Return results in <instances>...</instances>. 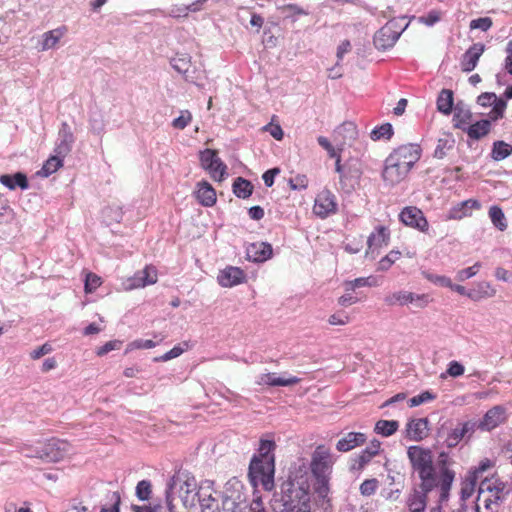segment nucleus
<instances>
[{
  "label": "nucleus",
  "mask_w": 512,
  "mask_h": 512,
  "mask_svg": "<svg viewBox=\"0 0 512 512\" xmlns=\"http://www.w3.org/2000/svg\"><path fill=\"white\" fill-rule=\"evenodd\" d=\"M310 501V474L308 462L299 458L289 468L280 487V495L271 501L273 512H308Z\"/></svg>",
  "instance_id": "obj_1"
},
{
  "label": "nucleus",
  "mask_w": 512,
  "mask_h": 512,
  "mask_svg": "<svg viewBox=\"0 0 512 512\" xmlns=\"http://www.w3.org/2000/svg\"><path fill=\"white\" fill-rule=\"evenodd\" d=\"M334 463L335 458L330 448L325 445H318L311 455L310 464H308L309 474H312L315 480L314 491L322 502L321 506L324 512H327L330 507V500L328 498L330 492L329 482Z\"/></svg>",
  "instance_id": "obj_2"
},
{
  "label": "nucleus",
  "mask_w": 512,
  "mask_h": 512,
  "mask_svg": "<svg viewBox=\"0 0 512 512\" xmlns=\"http://www.w3.org/2000/svg\"><path fill=\"white\" fill-rule=\"evenodd\" d=\"M421 149L417 144H406L396 148L385 160L382 178L390 186L403 181L412 167L419 161Z\"/></svg>",
  "instance_id": "obj_3"
},
{
  "label": "nucleus",
  "mask_w": 512,
  "mask_h": 512,
  "mask_svg": "<svg viewBox=\"0 0 512 512\" xmlns=\"http://www.w3.org/2000/svg\"><path fill=\"white\" fill-rule=\"evenodd\" d=\"M449 455L441 452L437 462L420 474V488L423 491L430 492L433 489H439V501L448 500L449 492L455 478V472L450 469Z\"/></svg>",
  "instance_id": "obj_4"
},
{
  "label": "nucleus",
  "mask_w": 512,
  "mask_h": 512,
  "mask_svg": "<svg viewBox=\"0 0 512 512\" xmlns=\"http://www.w3.org/2000/svg\"><path fill=\"white\" fill-rule=\"evenodd\" d=\"M175 490L179 491L181 501L186 508L195 509L198 507L199 501L201 500L199 497L200 486L197 487L194 477L177 473L170 478L165 491L166 503L170 512H173L172 502L174 500Z\"/></svg>",
  "instance_id": "obj_5"
},
{
  "label": "nucleus",
  "mask_w": 512,
  "mask_h": 512,
  "mask_svg": "<svg viewBox=\"0 0 512 512\" xmlns=\"http://www.w3.org/2000/svg\"><path fill=\"white\" fill-rule=\"evenodd\" d=\"M252 505L240 481L230 480L226 483L222 494L223 512H252Z\"/></svg>",
  "instance_id": "obj_6"
},
{
  "label": "nucleus",
  "mask_w": 512,
  "mask_h": 512,
  "mask_svg": "<svg viewBox=\"0 0 512 512\" xmlns=\"http://www.w3.org/2000/svg\"><path fill=\"white\" fill-rule=\"evenodd\" d=\"M71 445L68 441L51 438L46 441H38L35 453H26V457L39 458L45 462H59L70 452Z\"/></svg>",
  "instance_id": "obj_7"
},
{
  "label": "nucleus",
  "mask_w": 512,
  "mask_h": 512,
  "mask_svg": "<svg viewBox=\"0 0 512 512\" xmlns=\"http://www.w3.org/2000/svg\"><path fill=\"white\" fill-rule=\"evenodd\" d=\"M275 459L252 458L249 476L254 486L261 485L266 491L274 487Z\"/></svg>",
  "instance_id": "obj_8"
},
{
  "label": "nucleus",
  "mask_w": 512,
  "mask_h": 512,
  "mask_svg": "<svg viewBox=\"0 0 512 512\" xmlns=\"http://www.w3.org/2000/svg\"><path fill=\"white\" fill-rule=\"evenodd\" d=\"M406 27L407 25L402 27L396 19L388 21L374 35L373 42L375 47L378 50H386L391 48L394 46Z\"/></svg>",
  "instance_id": "obj_9"
},
{
  "label": "nucleus",
  "mask_w": 512,
  "mask_h": 512,
  "mask_svg": "<svg viewBox=\"0 0 512 512\" xmlns=\"http://www.w3.org/2000/svg\"><path fill=\"white\" fill-rule=\"evenodd\" d=\"M407 456L413 472L418 476L435 464L433 453L429 448L417 445L410 446L407 450Z\"/></svg>",
  "instance_id": "obj_10"
},
{
  "label": "nucleus",
  "mask_w": 512,
  "mask_h": 512,
  "mask_svg": "<svg viewBox=\"0 0 512 512\" xmlns=\"http://www.w3.org/2000/svg\"><path fill=\"white\" fill-rule=\"evenodd\" d=\"M201 167L208 171L210 176L217 181H222L227 175V166L218 157L217 152L205 149L200 153Z\"/></svg>",
  "instance_id": "obj_11"
},
{
  "label": "nucleus",
  "mask_w": 512,
  "mask_h": 512,
  "mask_svg": "<svg viewBox=\"0 0 512 512\" xmlns=\"http://www.w3.org/2000/svg\"><path fill=\"white\" fill-rule=\"evenodd\" d=\"M476 427L477 423L474 421L459 422L447 431L444 444L448 448L456 447L463 439H469L475 432Z\"/></svg>",
  "instance_id": "obj_12"
},
{
  "label": "nucleus",
  "mask_w": 512,
  "mask_h": 512,
  "mask_svg": "<svg viewBox=\"0 0 512 512\" xmlns=\"http://www.w3.org/2000/svg\"><path fill=\"white\" fill-rule=\"evenodd\" d=\"M336 196L330 190H322L315 198L313 212L321 219L337 212Z\"/></svg>",
  "instance_id": "obj_13"
},
{
  "label": "nucleus",
  "mask_w": 512,
  "mask_h": 512,
  "mask_svg": "<svg viewBox=\"0 0 512 512\" xmlns=\"http://www.w3.org/2000/svg\"><path fill=\"white\" fill-rule=\"evenodd\" d=\"M214 494L212 487V483L210 481H205L200 485V498L198 507H200L202 512H221L219 499H217Z\"/></svg>",
  "instance_id": "obj_14"
},
{
  "label": "nucleus",
  "mask_w": 512,
  "mask_h": 512,
  "mask_svg": "<svg viewBox=\"0 0 512 512\" xmlns=\"http://www.w3.org/2000/svg\"><path fill=\"white\" fill-rule=\"evenodd\" d=\"M399 218L402 223L407 226L417 228L418 230L425 232L428 230L429 224L426 218L424 217L423 212L416 207H406L404 208Z\"/></svg>",
  "instance_id": "obj_15"
},
{
  "label": "nucleus",
  "mask_w": 512,
  "mask_h": 512,
  "mask_svg": "<svg viewBox=\"0 0 512 512\" xmlns=\"http://www.w3.org/2000/svg\"><path fill=\"white\" fill-rule=\"evenodd\" d=\"M485 51V45L482 43H475L472 46L469 47L468 50L463 54L461 61H460V67L461 70L465 73H469L473 71L478 61Z\"/></svg>",
  "instance_id": "obj_16"
},
{
  "label": "nucleus",
  "mask_w": 512,
  "mask_h": 512,
  "mask_svg": "<svg viewBox=\"0 0 512 512\" xmlns=\"http://www.w3.org/2000/svg\"><path fill=\"white\" fill-rule=\"evenodd\" d=\"M505 420V409L501 406H494L489 409L483 419L477 424L476 428L483 431H490L496 428Z\"/></svg>",
  "instance_id": "obj_17"
},
{
  "label": "nucleus",
  "mask_w": 512,
  "mask_h": 512,
  "mask_svg": "<svg viewBox=\"0 0 512 512\" xmlns=\"http://www.w3.org/2000/svg\"><path fill=\"white\" fill-rule=\"evenodd\" d=\"M427 418L413 419L407 423L406 437L412 441H421L428 436Z\"/></svg>",
  "instance_id": "obj_18"
},
{
  "label": "nucleus",
  "mask_w": 512,
  "mask_h": 512,
  "mask_svg": "<svg viewBox=\"0 0 512 512\" xmlns=\"http://www.w3.org/2000/svg\"><path fill=\"white\" fill-rule=\"evenodd\" d=\"M272 255V246L266 242H256L247 246L246 256L252 262H264Z\"/></svg>",
  "instance_id": "obj_19"
},
{
  "label": "nucleus",
  "mask_w": 512,
  "mask_h": 512,
  "mask_svg": "<svg viewBox=\"0 0 512 512\" xmlns=\"http://www.w3.org/2000/svg\"><path fill=\"white\" fill-rule=\"evenodd\" d=\"M156 281V268L153 266H146L143 270L136 272L133 277H130V290L154 284Z\"/></svg>",
  "instance_id": "obj_20"
},
{
  "label": "nucleus",
  "mask_w": 512,
  "mask_h": 512,
  "mask_svg": "<svg viewBox=\"0 0 512 512\" xmlns=\"http://www.w3.org/2000/svg\"><path fill=\"white\" fill-rule=\"evenodd\" d=\"M300 382V378L296 376H291L289 378H284L278 376L276 373H264L260 374L257 377L256 384L260 386H291Z\"/></svg>",
  "instance_id": "obj_21"
},
{
  "label": "nucleus",
  "mask_w": 512,
  "mask_h": 512,
  "mask_svg": "<svg viewBox=\"0 0 512 512\" xmlns=\"http://www.w3.org/2000/svg\"><path fill=\"white\" fill-rule=\"evenodd\" d=\"M389 238L390 233L386 227H376L375 231L372 232L367 239L366 255L373 254L375 250L382 246H386L389 242Z\"/></svg>",
  "instance_id": "obj_22"
},
{
  "label": "nucleus",
  "mask_w": 512,
  "mask_h": 512,
  "mask_svg": "<svg viewBox=\"0 0 512 512\" xmlns=\"http://www.w3.org/2000/svg\"><path fill=\"white\" fill-rule=\"evenodd\" d=\"M217 279L222 287H232L242 283L245 279V274L240 268L231 266L222 270Z\"/></svg>",
  "instance_id": "obj_23"
},
{
  "label": "nucleus",
  "mask_w": 512,
  "mask_h": 512,
  "mask_svg": "<svg viewBox=\"0 0 512 512\" xmlns=\"http://www.w3.org/2000/svg\"><path fill=\"white\" fill-rule=\"evenodd\" d=\"M367 441V437L361 432H349L345 434L336 444L339 452H348L356 447L362 446Z\"/></svg>",
  "instance_id": "obj_24"
},
{
  "label": "nucleus",
  "mask_w": 512,
  "mask_h": 512,
  "mask_svg": "<svg viewBox=\"0 0 512 512\" xmlns=\"http://www.w3.org/2000/svg\"><path fill=\"white\" fill-rule=\"evenodd\" d=\"M481 204L478 200L468 199L462 201L455 206H453L449 211V219L460 220L464 217H468L471 215L472 210L480 209Z\"/></svg>",
  "instance_id": "obj_25"
},
{
  "label": "nucleus",
  "mask_w": 512,
  "mask_h": 512,
  "mask_svg": "<svg viewBox=\"0 0 512 512\" xmlns=\"http://www.w3.org/2000/svg\"><path fill=\"white\" fill-rule=\"evenodd\" d=\"M198 189L195 191L196 199L205 207H211L216 202V192L214 188L207 182L201 181L197 184Z\"/></svg>",
  "instance_id": "obj_26"
},
{
  "label": "nucleus",
  "mask_w": 512,
  "mask_h": 512,
  "mask_svg": "<svg viewBox=\"0 0 512 512\" xmlns=\"http://www.w3.org/2000/svg\"><path fill=\"white\" fill-rule=\"evenodd\" d=\"M172 67L185 77L187 81H193L190 75L191 57L188 54H177L170 61Z\"/></svg>",
  "instance_id": "obj_27"
},
{
  "label": "nucleus",
  "mask_w": 512,
  "mask_h": 512,
  "mask_svg": "<svg viewBox=\"0 0 512 512\" xmlns=\"http://www.w3.org/2000/svg\"><path fill=\"white\" fill-rule=\"evenodd\" d=\"M0 183L11 190L15 189L17 186L21 189H27L29 187L26 175L21 172H17L14 175H1Z\"/></svg>",
  "instance_id": "obj_28"
},
{
  "label": "nucleus",
  "mask_w": 512,
  "mask_h": 512,
  "mask_svg": "<svg viewBox=\"0 0 512 512\" xmlns=\"http://www.w3.org/2000/svg\"><path fill=\"white\" fill-rule=\"evenodd\" d=\"M491 130V122L488 119H482L480 121L475 122L474 124H469L467 129L464 131L467 133L469 138L473 140H479L482 137L486 136Z\"/></svg>",
  "instance_id": "obj_29"
},
{
  "label": "nucleus",
  "mask_w": 512,
  "mask_h": 512,
  "mask_svg": "<svg viewBox=\"0 0 512 512\" xmlns=\"http://www.w3.org/2000/svg\"><path fill=\"white\" fill-rule=\"evenodd\" d=\"M471 118L472 113L468 108L462 107L460 104L456 105L453 115V125L455 128L465 131L469 126Z\"/></svg>",
  "instance_id": "obj_30"
},
{
  "label": "nucleus",
  "mask_w": 512,
  "mask_h": 512,
  "mask_svg": "<svg viewBox=\"0 0 512 512\" xmlns=\"http://www.w3.org/2000/svg\"><path fill=\"white\" fill-rule=\"evenodd\" d=\"M496 295V289L489 282H480L477 287L467 294L473 301L492 298Z\"/></svg>",
  "instance_id": "obj_31"
},
{
  "label": "nucleus",
  "mask_w": 512,
  "mask_h": 512,
  "mask_svg": "<svg viewBox=\"0 0 512 512\" xmlns=\"http://www.w3.org/2000/svg\"><path fill=\"white\" fill-rule=\"evenodd\" d=\"M413 299V293L405 290H399L396 292H393L391 294H388L384 298V302L389 306L394 305H408L409 303H412Z\"/></svg>",
  "instance_id": "obj_32"
},
{
  "label": "nucleus",
  "mask_w": 512,
  "mask_h": 512,
  "mask_svg": "<svg viewBox=\"0 0 512 512\" xmlns=\"http://www.w3.org/2000/svg\"><path fill=\"white\" fill-rule=\"evenodd\" d=\"M66 32L67 28L65 26L45 32L43 34L42 50H48L55 47Z\"/></svg>",
  "instance_id": "obj_33"
},
{
  "label": "nucleus",
  "mask_w": 512,
  "mask_h": 512,
  "mask_svg": "<svg viewBox=\"0 0 512 512\" xmlns=\"http://www.w3.org/2000/svg\"><path fill=\"white\" fill-rule=\"evenodd\" d=\"M453 91L442 89L437 98V109L439 112L449 115L453 109Z\"/></svg>",
  "instance_id": "obj_34"
},
{
  "label": "nucleus",
  "mask_w": 512,
  "mask_h": 512,
  "mask_svg": "<svg viewBox=\"0 0 512 512\" xmlns=\"http://www.w3.org/2000/svg\"><path fill=\"white\" fill-rule=\"evenodd\" d=\"M345 290L353 291L360 287H377L380 285L379 278L376 276L359 277L351 281L345 282Z\"/></svg>",
  "instance_id": "obj_35"
},
{
  "label": "nucleus",
  "mask_w": 512,
  "mask_h": 512,
  "mask_svg": "<svg viewBox=\"0 0 512 512\" xmlns=\"http://www.w3.org/2000/svg\"><path fill=\"white\" fill-rule=\"evenodd\" d=\"M278 11L284 19H291L295 22L298 17L308 15V11L297 4H286L278 7Z\"/></svg>",
  "instance_id": "obj_36"
},
{
  "label": "nucleus",
  "mask_w": 512,
  "mask_h": 512,
  "mask_svg": "<svg viewBox=\"0 0 512 512\" xmlns=\"http://www.w3.org/2000/svg\"><path fill=\"white\" fill-rule=\"evenodd\" d=\"M427 491H415L408 500L411 512H424L426 507Z\"/></svg>",
  "instance_id": "obj_37"
},
{
  "label": "nucleus",
  "mask_w": 512,
  "mask_h": 512,
  "mask_svg": "<svg viewBox=\"0 0 512 512\" xmlns=\"http://www.w3.org/2000/svg\"><path fill=\"white\" fill-rule=\"evenodd\" d=\"M512 154V146L504 141H495L493 143L491 157L495 161H501Z\"/></svg>",
  "instance_id": "obj_38"
},
{
  "label": "nucleus",
  "mask_w": 512,
  "mask_h": 512,
  "mask_svg": "<svg viewBox=\"0 0 512 512\" xmlns=\"http://www.w3.org/2000/svg\"><path fill=\"white\" fill-rule=\"evenodd\" d=\"M253 192V185L251 184L250 181L242 178V177H238L234 183H233V193L238 197V198H243V199H246L248 198Z\"/></svg>",
  "instance_id": "obj_39"
},
{
  "label": "nucleus",
  "mask_w": 512,
  "mask_h": 512,
  "mask_svg": "<svg viewBox=\"0 0 512 512\" xmlns=\"http://www.w3.org/2000/svg\"><path fill=\"white\" fill-rule=\"evenodd\" d=\"M489 217L493 225L500 231H505L507 229L508 224L506 221V217L499 206L493 205L490 207Z\"/></svg>",
  "instance_id": "obj_40"
},
{
  "label": "nucleus",
  "mask_w": 512,
  "mask_h": 512,
  "mask_svg": "<svg viewBox=\"0 0 512 512\" xmlns=\"http://www.w3.org/2000/svg\"><path fill=\"white\" fill-rule=\"evenodd\" d=\"M399 427L396 420H379L375 425V432L382 436L388 437L393 435Z\"/></svg>",
  "instance_id": "obj_41"
},
{
  "label": "nucleus",
  "mask_w": 512,
  "mask_h": 512,
  "mask_svg": "<svg viewBox=\"0 0 512 512\" xmlns=\"http://www.w3.org/2000/svg\"><path fill=\"white\" fill-rule=\"evenodd\" d=\"M62 165V159H60L57 156H51L45 161L44 165L42 166L38 174L43 177H48L51 174L55 173Z\"/></svg>",
  "instance_id": "obj_42"
},
{
  "label": "nucleus",
  "mask_w": 512,
  "mask_h": 512,
  "mask_svg": "<svg viewBox=\"0 0 512 512\" xmlns=\"http://www.w3.org/2000/svg\"><path fill=\"white\" fill-rule=\"evenodd\" d=\"M276 448V444L273 440H267L262 439L260 441L259 449H258V455H255L253 458H259V459H268L274 458L275 456L273 454V451Z\"/></svg>",
  "instance_id": "obj_43"
},
{
  "label": "nucleus",
  "mask_w": 512,
  "mask_h": 512,
  "mask_svg": "<svg viewBox=\"0 0 512 512\" xmlns=\"http://www.w3.org/2000/svg\"><path fill=\"white\" fill-rule=\"evenodd\" d=\"M152 495V484L149 480H141L135 488V496L140 501H148Z\"/></svg>",
  "instance_id": "obj_44"
},
{
  "label": "nucleus",
  "mask_w": 512,
  "mask_h": 512,
  "mask_svg": "<svg viewBox=\"0 0 512 512\" xmlns=\"http://www.w3.org/2000/svg\"><path fill=\"white\" fill-rule=\"evenodd\" d=\"M393 135V127L390 123H384L375 127L370 134L372 140L390 139Z\"/></svg>",
  "instance_id": "obj_45"
},
{
  "label": "nucleus",
  "mask_w": 512,
  "mask_h": 512,
  "mask_svg": "<svg viewBox=\"0 0 512 512\" xmlns=\"http://www.w3.org/2000/svg\"><path fill=\"white\" fill-rule=\"evenodd\" d=\"M374 456L369 452L366 451V449L362 450V452L356 456L354 459H352L350 469L352 471H361L364 469V467L370 463Z\"/></svg>",
  "instance_id": "obj_46"
},
{
  "label": "nucleus",
  "mask_w": 512,
  "mask_h": 512,
  "mask_svg": "<svg viewBox=\"0 0 512 512\" xmlns=\"http://www.w3.org/2000/svg\"><path fill=\"white\" fill-rule=\"evenodd\" d=\"M454 139L452 138H440L437 142L435 151H434V157L438 159H442L446 156L447 151L451 150L454 147Z\"/></svg>",
  "instance_id": "obj_47"
},
{
  "label": "nucleus",
  "mask_w": 512,
  "mask_h": 512,
  "mask_svg": "<svg viewBox=\"0 0 512 512\" xmlns=\"http://www.w3.org/2000/svg\"><path fill=\"white\" fill-rule=\"evenodd\" d=\"M102 284V279L100 276L93 272H87L85 277V284H84V290L85 293H93L96 291L98 287H100Z\"/></svg>",
  "instance_id": "obj_48"
},
{
  "label": "nucleus",
  "mask_w": 512,
  "mask_h": 512,
  "mask_svg": "<svg viewBox=\"0 0 512 512\" xmlns=\"http://www.w3.org/2000/svg\"><path fill=\"white\" fill-rule=\"evenodd\" d=\"M436 394L432 391L426 390L409 399L408 403L410 407H416L423 403H427L436 399Z\"/></svg>",
  "instance_id": "obj_49"
},
{
  "label": "nucleus",
  "mask_w": 512,
  "mask_h": 512,
  "mask_svg": "<svg viewBox=\"0 0 512 512\" xmlns=\"http://www.w3.org/2000/svg\"><path fill=\"white\" fill-rule=\"evenodd\" d=\"M401 253L396 250L390 251L378 263L379 271H387L400 257Z\"/></svg>",
  "instance_id": "obj_50"
},
{
  "label": "nucleus",
  "mask_w": 512,
  "mask_h": 512,
  "mask_svg": "<svg viewBox=\"0 0 512 512\" xmlns=\"http://www.w3.org/2000/svg\"><path fill=\"white\" fill-rule=\"evenodd\" d=\"M192 121V114L188 110H182L180 116L172 121V127L178 130L185 129Z\"/></svg>",
  "instance_id": "obj_51"
},
{
  "label": "nucleus",
  "mask_w": 512,
  "mask_h": 512,
  "mask_svg": "<svg viewBox=\"0 0 512 512\" xmlns=\"http://www.w3.org/2000/svg\"><path fill=\"white\" fill-rule=\"evenodd\" d=\"M507 107V102L504 99H499L495 106H493L492 110L488 114L490 122L497 121L498 119L503 118L505 109Z\"/></svg>",
  "instance_id": "obj_52"
},
{
  "label": "nucleus",
  "mask_w": 512,
  "mask_h": 512,
  "mask_svg": "<svg viewBox=\"0 0 512 512\" xmlns=\"http://www.w3.org/2000/svg\"><path fill=\"white\" fill-rule=\"evenodd\" d=\"M480 267H481V264L479 262H476L471 267L461 269L457 272L456 279L461 282L465 281V280L475 276L478 273Z\"/></svg>",
  "instance_id": "obj_53"
},
{
  "label": "nucleus",
  "mask_w": 512,
  "mask_h": 512,
  "mask_svg": "<svg viewBox=\"0 0 512 512\" xmlns=\"http://www.w3.org/2000/svg\"><path fill=\"white\" fill-rule=\"evenodd\" d=\"M499 99L493 92H484L477 97V103L483 107L495 106Z\"/></svg>",
  "instance_id": "obj_54"
},
{
  "label": "nucleus",
  "mask_w": 512,
  "mask_h": 512,
  "mask_svg": "<svg viewBox=\"0 0 512 512\" xmlns=\"http://www.w3.org/2000/svg\"><path fill=\"white\" fill-rule=\"evenodd\" d=\"M493 25L492 19L490 17H481L474 19L470 22V29H480L484 32L488 31Z\"/></svg>",
  "instance_id": "obj_55"
},
{
  "label": "nucleus",
  "mask_w": 512,
  "mask_h": 512,
  "mask_svg": "<svg viewBox=\"0 0 512 512\" xmlns=\"http://www.w3.org/2000/svg\"><path fill=\"white\" fill-rule=\"evenodd\" d=\"M378 488V480L375 478L367 479L360 485V493L363 496L373 495Z\"/></svg>",
  "instance_id": "obj_56"
},
{
  "label": "nucleus",
  "mask_w": 512,
  "mask_h": 512,
  "mask_svg": "<svg viewBox=\"0 0 512 512\" xmlns=\"http://www.w3.org/2000/svg\"><path fill=\"white\" fill-rule=\"evenodd\" d=\"M185 350H186V348H183L180 345L175 346L170 351L164 353L163 355H161L159 357H155L154 361L155 362H166V361H169L171 359L179 357Z\"/></svg>",
  "instance_id": "obj_57"
},
{
  "label": "nucleus",
  "mask_w": 512,
  "mask_h": 512,
  "mask_svg": "<svg viewBox=\"0 0 512 512\" xmlns=\"http://www.w3.org/2000/svg\"><path fill=\"white\" fill-rule=\"evenodd\" d=\"M122 346V342L119 340H111L106 342L103 346H100L96 350L97 356H104L112 350H118Z\"/></svg>",
  "instance_id": "obj_58"
},
{
  "label": "nucleus",
  "mask_w": 512,
  "mask_h": 512,
  "mask_svg": "<svg viewBox=\"0 0 512 512\" xmlns=\"http://www.w3.org/2000/svg\"><path fill=\"white\" fill-rule=\"evenodd\" d=\"M492 467V462L489 459L482 460L478 467L469 475L471 478H473L472 485L476 486L477 480L480 477V475Z\"/></svg>",
  "instance_id": "obj_59"
},
{
  "label": "nucleus",
  "mask_w": 512,
  "mask_h": 512,
  "mask_svg": "<svg viewBox=\"0 0 512 512\" xmlns=\"http://www.w3.org/2000/svg\"><path fill=\"white\" fill-rule=\"evenodd\" d=\"M442 17V13L439 10H431L425 16H421L419 21L427 26H433L438 21H440Z\"/></svg>",
  "instance_id": "obj_60"
},
{
  "label": "nucleus",
  "mask_w": 512,
  "mask_h": 512,
  "mask_svg": "<svg viewBox=\"0 0 512 512\" xmlns=\"http://www.w3.org/2000/svg\"><path fill=\"white\" fill-rule=\"evenodd\" d=\"M425 278L436 284V285H439V286H442V287H449V286H452V281L449 277H446V276H442V275H436V274H430V273H426L425 274Z\"/></svg>",
  "instance_id": "obj_61"
},
{
  "label": "nucleus",
  "mask_w": 512,
  "mask_h": 512,
  "mask_svg": "<svg viewBox=\"0 0 512 512\" xmlns=\"http://www.w3.org/2000/svg\"><path fill=\"white\" fill-rule=\"evenodd\" d=\"M464 372H465L464 366L456 360L449 362L447 370H446V374L451 377H454V378L462 376L464 374Z\"/></svg>",
  "instance_id": "obj_62"
},
{
  "label": "nucleus",
  "mask_w": 512,
  "mask_h": 512,
  "mask_svg": "<svg viewBox=\"0 0 512 512\" xmlns=\"http://www.w3.org/2000/svg\"><path fill=\"white\" fill-rule=\"evenodd\" d=\"M289 186L292 190L306 189L308 186V179L305 175H297L289 180Z\"/></svg>",
  "instance_id": "obj_63"
},
{
  "label": "nucleus",
  "mask_w": 512,
  "mask_h": 512,
  "mask_svg": "<svg viewBox=\"0 0 512 512\" xmlns=\"http://www.w3.org/2000/svg\"><path fill=\"white\" fill-rule=\"evenodd\" d=\"M263 130L268 132L276 140L283 139L284 132L279 124L268 123L263 127Z\"/></svg>",
  "instance_id": "obj_64"
}]
</instances>
